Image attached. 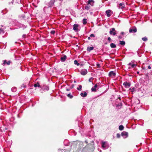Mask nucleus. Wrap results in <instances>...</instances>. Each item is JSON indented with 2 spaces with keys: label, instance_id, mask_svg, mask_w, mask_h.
<instances>
[{
  "label": "nucleus",
  "instance_id": "obj_1",
  "mask_svg": "<svg viewBox=\"0 0 152 152\" xmlns=\"http://www.w3.org/2000/svg\"><path fill=\"white\" fill-rule=\"evenodd\" d=\"M55 0H50V1L49 2L45 1V3L46 6L44 7V11H45L46 9L51 7L54 5Z\"/></svg>",
  "mask_w": 152,
  "mask_h": 152
},
{
  "label": "nucleus",
  "instance_id": "obj_2",
  "mask_svg": "<svg viewBox=\"0 0 152 152\" xmlns=\"http://www.w3.org/2000/svg\"><path fill=\"white\" fill-rule=\"evenodd\" d=\"M102 148L104 149H106L109 148V145L107 142L102 141Z\"/></svg>",
  "mask_w": 152,
  "mask_h": 152
},
{
  "label": "nucleus",
  "instance_id": "obj_3",
  "mask_svg": "<svg viewBox=\"0 0 152 152\" xmlns=\"http://www.w3.org/2000/svg\"><path fill=\"white\" fill-rule=\"evenodd\" d=\"M80 27L79 25L77 24H74L73 26V30L75 31L78 32L80 30Z\"/></svg>",
  "mask_w": 152,
  "mask_h": 152
},
{
  "label": "nucleus",
  "instance_id": "obj_4",
  "mask_svg": "<svg viewBox=\"0 0 152 152\" xmlns=\"http://www.w3.org/2000/svg\"><path fill=\"white\" fill-rule=\"evenodd\" d=\"M110 34L113 35H115L116 34V31L114 28H112L110 29Z\"/></svg>",
  "mask_w": 152,
  "mask_h": 152
},
{
  "label": "nucleus",
  "instance_id": "obj_5",
  "mask_svg": "<svg viewBox=\"0 0 152 152\" xmlns=\"http://www.w3.org/2000/svg\"><path fill=\"white\" fill-rule=\"evenodd\" d=\"M87 70L86 69H82L81 70L80 72L81 74L83 75H86L87 73Z\"/></svg>",
  "mask_w": 152,
  "mask_h": 152
},
{
  "label": "nucleus",
  "instance_id": "obj_6",
  "mask_svg": "<svg viewBox=\"0 0 152 152\" xmlns=\"http://www.w3.org/2000/svg\"><path fill=\"white\" fill-rule=\"evenodd\" d=\"M123 85L126 88H127L130 87L131 84L129 82L126 81L123 83Z\"/></svg>",
  "mask_w": 152,
  "mask_h": 152
},
{
  "label": "nucleus",
  "instance_id": "obj_7",
  "mask_svg": "<svg viewBox=\"0 0 152 152\" xmlns=\"http://www.w3.org/2000/svg\"><path fill=\"white\" fill-rule=\"evenodd\" d=\"M137 31V29L136 27H134V28H130L129 29V32L130 33H135Z\"/></svg>",
  "mask_w": 152,
  "mask_h": 152
},
{
  "label": "nucleus",
  "instance_id": "obj_8",
  "mask_svg": "<svg viewBox=\"0 0 152 152\" xmlns=\"http://www.w3.org/2000/svg\"><path fill=\"white\" fill-rule=\"evenodd\" d=\"M128 133L127 132L124 131L122 132L121 133V135L124 138H126L128 136Z\"/></svg>",
  "mask_w": 152,
  "mask_h": 152
},
{
  "label": "nucleus",
  "instance_id": "obj_9",
  "mask_svg": "<svg viewBox=\"0 0 152 152\" xmlns=\"http://www.w3.org/2000/svg\"><path fill=\"white\" fill-rule=\"evenodd\" d=\"M49 88L48 86H44L41 89L44 91L49 90Z\"/></svg>",
  "mask_w": 152,
  "mask_h": 152
},
{
  "label": "nucleus",
  "instance_id": "obj_10",
  "mask_svg": "<svg viewBox=\"0 0 152 152\" xmlns=\"http://www.w3.org/2000/svg\"><path fill=\"white\" fill-rule=\"evenodd\" d=\"M111 10H106L105 12V13L107 15V16L108 17L110 16L112 14V13H111Z\"/></svg>",
  "mask_w": 152,
  "mask_h": 152
},
{
  "label": "nucleus",
  "instance_id": "obj_11",
  "mask_svg": "<svg viewBox=\"0 0 152 152\" xmlns=\"http://www.w3.org/2000/svg\"><path fill=\"white\" fill-rule=\"evenodd\" d=\"M115 73L113 71H111L108 74V76L110 77H112L113 76H114L115 75Z\"/></svg>",
  "mask_w": 152,
  "mask_h": 152
},
{
  "label": "nucleus",
  "instance_id": "obj_12",
  "mask_svg": "<svg viewBox=\"0 0 152 152\" xmlns=\"http://www.w3.org/2000/svg\"><path fill=\"white\" fill-rule=\"evenodd\" d=\"M98 85L97 83L95 84L94 87H93L91 89L92 91L95 92L96 90V88L98 87Z\"/></svg>",
  "mask_w": 152,
  "mask_h": 152
},
{
  "label": "nucleus",
  "instance_id": "obj_13",
  "mask_svg": "<svg viewBox=\"0 0 152 152\" xmlns=\"http://www.w3.org/2000/svg\"><path fill=\"white\" fill-rule=\"evenodd\" d=\"M66 56L64 55L62 57H61V60L62 62H64L65 61L66 59Z\"/></svg>",
  "mask_w": 152,
  "mask_h": 152
},
{
  "label": "nucleus",
  "instance_id": "obj_14",
  "mask_svg": "<svg viewBox=\"0 0 152 152\" xmlns=\"http://www.w3.org/2000/svg\"><path fill=\"white\" fill-rule=\"evenodd\" d=\"M119 5L121 7H118L119 9H121L122 10L124 8L125 5L124 3H121L119 4Z\"/></svg>",
  "mask_w": 152,
  "mask_h": 152
},
{
  "label": "nucleus",
  "instance_id": "obj_15",
  "mask_svg": "<svg viewBox=\"0 0 152 152\" xmlns=\"http://www.w3.org/2000/svg\"><path fill=\"white\" fill-rule=\"evenodd\" d=\"M87 95V94L86 92H84L83 93H81L80 94L81 96L83 97H86Z\"/></svg>",
  "mask_w": 152,
  "mask_h": 152
},
{
  "label": "nucleus",
  "instance_id": "obj_16",
  "mask_svg": "<svg viewBox=\"0 0 152 152\" xmlns=\"http://www.w3.org/2000/svg\"><path fill=\"white\" fill-rule=\"evenodd\" d=\"M64 143L65 145L68 146L69 144V142L68 140H65L64 141Z\"/></svg>",
  "mask_w": 152,
  "mask_h": 152
},
{
  "label": "nucleus",
  "instance_id": "obj_17",
  "mask_svg": "<svg viewBox=\"0 0 152 152\" xmlns=\"http://www.w3.org/2000/svg\"><path fill=\"white\" fill-rule=\"evenodd\" d=\"M128 66H130L132 68H134L137 66V65L136 64H132L131 63H129L128 65Z\"/></svg>",
  "mask_w": 152,
  "mask_h": 152
},
{
  "label": "nucleus",
  "instance_id": "obj_18",
  "mask_svg": "<svg viewBox=\"0 0 152 152\" xmlns=\"http://www.w3.org/2000/svg\"><path fill=\"white\" fill-rule=\"evenodd\" d=\"M110 46L112 48H115L116 47V45L114 43H111L110 44Z\"/></svg>",
  "mask_w": 152,
  "mask_h": 152
},
{
  "label": "nucleus",
  "instance_id": "obj_19",
  "mask_svg": "<svg viewBox=\"0 0 152 152\" xmlns=\"http://www.w3.org/2000/svg\"><path fill=\"white\" fill-rule=\"evenodd\" d=\"M94 2L93 0H89L88 1V4H90L91 6H93Z\"/></svg>",
  "mask_w": 152,
  "mask_h": 152
},
{
  "label": "nucleus",
  "instance_id": "obj_20",
  "mask_svg": "<svg viewBox=\"0 0 152 152\" xmlns=\"http://www.w3.org/2000/svg\"><path fill=\"white\" fill-rule=\"evenodd\" d=\"M94 48L93 47H88L87 48V51L90 52L91 50H93Z\"/></svg>",
  "mask_w": 152,
  "mask_h": 152
},
{
  "label": "nucleus",
  "instance_id": "obj_21",
  "mask_svg": "<svg viewBox=\"0 0 152 152\" xmlns=\"http://www.w3.org/2000/svg\"><path fill=\"white\" fill-rule=\"evenodd\" d=\"M120 44L121 45H122L123 46H124L125 45V41H120Z\"/></svg>",
  "mask_w": 152,
  "mask_h": 152
},
{
  "label": "nucleus",
  "instance_id": "obj_22",
  "mask_svg": "<svg viewBox=\"0 0 152 152\" xmlns=\"http://www.w3.org/2000/svg\"><path fill=\"white\" fill-rule=\"evenodd\" d=\"M11 91L13 92H15L17 91V88L15 87H13L11 88Z\"/></svg>",
  "mask_w": 152,
  "mask_h": 152
},
{
  "label": "nucleus",
  "instance_id": "obj_23",
  "mask_svg": "<svg viewBox=\"0 0 152 152\" xmlns=\"http://www.w3.org/2000/svg\"><path fill=\"white\" fill-rule=\"evenodd\" d=\"M90 6L88 5V4H87V6L85 7V9L87 10H89L90 9Z\"/></svg>",
  "mask_w": 152,
  "mask_h": 152
},
{
  "label": "nucleus",
  "instance_id": "obj_24",
  "mask_svg": "<svg viewBox=\"0 0 152 152\" xmlns=\"http://www.w3.org/2000/svg\"><path fill=\"white\" fill-rule=\"evenodd\" d=\"M124 127L122 125H120L119 126V129L120 130L122 131L124 129Z\"/></svg>",
  "mask_w": 152,
  "mask_h": 152
},
{
  "label": "nucleus",
  "instance_id": "obj_25",
  "mask_svg": "<svg viewBox=\"0 0 152 152\" xmlns=\"http://www.w3.org/2000/svg\"><path fill=\"white\" fill-rule=\"evenodd\" d=\"M86 20H87L85 18L83 19V23L84 25H85L86 24V23H87Z\"/></svg>",
  "mask_w": 152,
  "mask_h": 152
},
{
  "label": "nucleus",
  "instance_id": "obj_26",
  "mask_svg": "<svg viewBox=\"0 0 152 152\" xmlns=\"http://www.w3.org/2000/svg\"><path fill=\"white\" fill-rule=\"evenodd\" d=\"M40 86V85L39 84V83H37L36 84H35L34 85V86L35 87H39Z\"/></svg>",
  "mask_w": 152,
  "mask_h": 152
},
{
  "label": "nucleus",
  "instance_id": "obj_27",
  "mask_svg": "<svg viewBox=\"0 0 152 152\" xmlns=\"http://www.w3.org/2000/svg\"><path fill=\"white\" fill-rule=\"evenodd\" d=\"M78 87L77 88V89L79 91H80L82 88V86L81 85H79Z\"/></svg>",
  "mask_w": 152,
  "mask_h": 152
},
{
  "label": "nucleus",
  "instance_id": "obj_28",
  "mask_svg": "<svg viewBox=\"0 0 152 152\" xmlns=\"http://www.w3.org/2000/svg\"><path fill=\"white\" fill-rule=\"evenodd\" d=\"M74 63L75 64L77 65V66L80 65V64L78 63L77 61L76 60L74 61Z\"/></svg>",
  "mask_w": 152,
  "mask_h": 152
},
{
  "label": "nucleus",
  "instance_id": "obj_29",
  "mask_svg": "<svg viewBox=\"0 0 152 152\" xmlns=\"http://www.w3.org/2000/svg\"><path fill=\"white\" fill-rule=\"evenodd\" d=\"M67 96L70 99H72L73 97V96L70 94H68Z\"/></svg>",
  "mask_w": 152,
  "mask_h": 152
},
{
  "label": "nucleus",
  "instance_id": "obj_30",
  "mask_svg": "<svg viewBox=\"0 0 152 152\" xmlns=\"http://www.w3.org/2000/svg\"><path fill=\"white\" fill-rule=\"evenodd\" d=\"M142 39L144 41H146L148 40L147 38L146 37H143Z\"/></svg>",
  "mask_w": 152,
  "mask_h": 152
},
{
  "label": "nucleus",
  "instance_id": "obj_31",
  "mask_svg": "<svg viewBox=\"0 0 152 152\" xmlns=\"http://www.w3.org/2000/svg\"><path fill=\"white\" fill-rule=\"evenodd\" d=\"M55 33V31L54 30H52L50 31V33L53 34H54Z\"/></svg>",
  "mask_w": 152,
  "mask_h": 152
},
{
  "label": "nucleus",
  "instance_id": "obj_32",
  "mask_svg": "<svg viewBox=\"0 0 152 152\" xmlns=\"http://www.w3.org/2000/svg\"><path fill=\"white\" fill-rule=\"evenodd\" d=\"M129 89L131 90L132 92H133L135 91V88H131Z\"/></svg>",
  "mask_w": 152,
  "mask_h": 152
},
{
  "label": "nucleus",
  "instance_id": "obj_33",
  "mask_svg": "<svg viewBox=\"0 0 152 152\" xmlns=\"http://www.w3.org/2000/svg\"><path fill=\"white\" fill-rule=\"evenodd\" d=\"M122 106V103H120V104H118L116 106V107H121Z\"/></svg>",
  "mask_w": 152,
  "mask_h": 152
},
{
  "label": "nucleus",
  "instance_id": "obj_34",
  "mask_svg": "<svg viewBox=\"0 0 152 152\" xmlns=\"http://www.w3.org/2000/svg\"><path fill=\"white\" fill-rule=\"evenodd\" d=\"M107 39L108 40L109 42H111L112 41V40L111 39L110 37H108L107 38Z\"/></svg>",
  "mask_w": 152,
  "mask_h": 152
},
{
  "label": "nucleus",
  "instance_id": "obj_35",
  "mask_svg": "<svg viewBox=\"0 0 152 152\" xmlns=\"http://www.w3.org/2000/svg\"><path fill=\"white\" fill-rule=\"evenodd\" d=\"M90 37H95V35L93 34H91L90 35Z\"/></svg>",
  "mask_w": 152,
  "mask_h": 152
},
{
  "label": "nucleus",
  "instance_id": "obj_36",
  "mask_svg": "<svg viewBox=\"0 0 152 152\" xmlns=\"http://www.w3.org/2000/svg\"><path fill=\"white\" fill-rule=\"evenodd\" d=\"M120 135L119 134H118V133L117 134V138H119L120 137Z\"/></svg>",
  "mask_w": 152,
  "mask_h": 152
},
{
  "label": "nucleus",
  "instance_id": "obj_37",
  "mask_svg": "<svg viewBox=\"0 0 152 152\" xmlns=\"http://www.w3.org/2000/svg\"><path fill=\"white\" fill-rule=\"evenodd\" d=\"M93 79V77H91L90 78L89 80V82H91V80H92Z\"/></svg>",
  "mask_w": 152,
  "mask_h": 152
},
{
  "label": "nucleus",
  "instance_id": "obj_38",
  "mask_svg": "<svg viewBox=\"0 0 152 152\" xmlns=\"http://www.w3.org/2000/svg\"><path fill=\"white\" fill-rule=\"evenodd\" d=\"M26 34H23V35H22V37L24 39L26 38Z\"/></svg>",
  "mask_w": 152,
  "mask_h": 152
},
{
  "label": "nucleus",
  "instance_id": "obj_39",
  "mask_svg": "<svg viewBox=\"0 0 152 152\" xmlns=\"http://www.w3.org/2000/svg\"><path fill=\"white\" fill-rule=\"evenodd\" d=\"M70 150L66 149L64 151V152H70Z\"/></svg>",
  "mask_w": 152,
  "mask_h": 152
},
{
  "label": "nucleus",
  "instance_id": "obj_40",
  "mask_svg": "<svg viewBox=\"0 0 152 152\" xmlns=\"http://www.w3.org/2000/svg\"><path fill=\"white\" fill-rule=\"evenodd\" d=\"M121 34L122 35H124L125 34V33L124 32H121Z\"/></svg>",
  "mask_w": 152,
  "mask_h": 152
},
{
  "label": "nucleus",
  "instance_id": "obj_41",
  "mask_svg": "<svg viewBox=\"0 0 152 152\" xmlns=\"http://www.w3.org/2000/svg\"><path fill=\"white\" fill-rule=\"evenodd\" d=\"M122 37L121 36H118V38L119 39H122Z\"/></svg>",
  "mask_w": 152,
  "mask_h": 152
},
{
  "label": "nucleus",
  "instance_id": "obj_42",
  "mask_svg": "<svg viewBox=\"0 0 152 152\" xmlns=\"http://www.w3.org/2000/svg\"><path fill=\"white\" fill-rule=\"evenodd\" d=\"M96 66L98 67H100V65L99 64H96Z\"/></svg>",
  "mask_w": 152,
  "mask_h": 152
},
{
  "label": "nucleus",
  "instance_id": "obj_43",
  "mask_svg": "<svg viewBox=\"0 0 152 152\" xmlns=\"http://www.w3.org/2000/svg\"><path fill=\"white\" fill-rule=\"evenodd\" d=\"M10 61H8L7 62V64L8 65H9L10 64Z\"/></svg>",
  "mask_w": 152,
  "mask_h": 152
},
{
  "label": "nucleus",
  "instance_id": "obj_44",
  "mask_svg": "<svg viewBox=\"0 0 152 152\" xmlns=\"http://www.w3.org/2000/svg\"><path fill=\"white\" fill-rule=\"evenodd\" d=\"M3 64H7V61H6V60H5V61H4Z\"/></svg>",
  "mask_w": 152,
  "mask_h": 152
},
{
  "label": "nucleus",
  "instance_id": "obj_45",
  "mask_svg": "<svg viewBox=\"0 0 152 152\" xmlns=\"http://www.w3.org/2000/svg\"><path fill=\"white\" fill-rule=\"evenodd\" d=\"M58 152H63V151L61 150L58 149Z\"/></svg>",
  "mask_w": 152,
  "mask_h": 152
},
{
  "label": "nucleus",
  "instance_id": "obj_46",
  "mask_svg": "<svg viewBox=\"0 0 152 152\" xmlns=\"http://www.w3.org/2000/svg\"><path fill=\"white\" fill-rule=\"evenodd\" d=\"M148 69H151V67L150 66H148Z\"/></svg>",
  "mask_w": 152,
  "mask_h": 152
},
{
  "label": "nucleus",
  "instance_id": "obj_47",
  "mask_svg": "<svg viewBox=\"0 0 152 152\" xmlns=\"http://www.w3.org/2000/svg\"><path fill=\"white\" fill-rule=\"evenodd\" d=\"M88 40H90V39H91V37H90H90H88Z\"/></svg>",
  "mask_w": 152,
  "mask_h": 152
},
{
  "label": "nucleus",
  "instance_id": "obj_48",
  "mask_svg": "<svg viewBox=\"0 0 152 152\" xmlns=\"http://www.w3.org/2000/svg\"><path fill=\"white\" fill-rule=\"evenodd\" d=\"M69 89H68V88H66V90L67 91H69Z\"/></svg>",
  "mask_w": 152,
  "mask_h": 152
},
{
  "label": "nucleus",
  "instance_id": "obj_49",
  "mask_svg": "<svg viewBox=\"0 0 152 152\" xmlns=\"http://www.w3.org/2000/svg\"><path fill=\"white\" fill-rule=\"evenodd\" d=\"M22 87H23V88H26V86H24L23 87V86H22Z\"/></svg>",
  "mask_w": 152,
  "mask_h": 152
},
{
  "label": "nucleus",
  "instance_id": "obj_50",
  "mask_svg": "<svg viewBox=\"0 0 152 152\" xmlns=\"http://www.w3.org/2000/svg\"><path fill=\"white\" fill-rule=\"evenodd\" d=\"M131 68V67H130V66H129L128 67V69H130Z\"/></svg>",
  "mask_w": 152,
  "mask_h": 152
},
{
  "label": "nucleus",
  "instance_id": "obj_51",
  "mask_svg": "<svg viewBox=\"0 0 152 152\" xmlns=\"http://www.w3.org/2000/svg\"><path fill=\"white\" fill-rule=\"evenodd\" d=\"M137 73L138 74H139V72L138 71L137 72Z\"/></svg>",
  "mask_w": 152,
  "mask_h": 152
},
{
  "label": "nucleus",
  "instance_id": "obj_52",
  "mask_svg": "<svg viewBox=\"0 0 152 152\" xmlns=\"http://www.w3.org/2000/svg\"><path fill=\"white\" fill-rule=\"evenodd\" d=\"M1 30H2V29L0 28V31H1Z\"/></svg>",
  "mask_w": 152,
  "mask_h": 152
},
{
  "label": "nucleus",
  "instance_id": "obj_53",
  "mask_svg": "<svg viewBox=\"0 0 152 152\" xmlns=\"http://www.w3.org/2000/svg\"><path fill=\"white\" fill-rule=\"evenodd\" d=\"M85 142H86V143H87V142H87V141H85Z\"/></svg>",
  "mask_w": 152,
  "mask_h": 152
},
{
  "label": "nucleus",
  "instance_id": "obj_54",
  "mask_svg": "<svg viewBox=\"0 0 152 152\" xmlns=\"http://www.w3.org/2000/svg\"><path fill=\"white\" fill-rule=\"evenodd\" d=\"M105 44H107V43H105Z\"/></svg>",
  "mask_w": 152,
  "mask_h": 152
},
{
  "label": "nucleus",
  "instance_id": "obj_55",
  "mask_svg": "<svg viewBox=\"0 0 152 152\" xmlns=\"http://www.w3.org/2000/svg\"><path fill=\"white\" fill-rule=\"evenodd\" d=\"M103 93H102V94L101 95H102V94H103Z\"/></svg>",
  "mask_w": 152,
  "mask_h": 152
}]
</instances>
